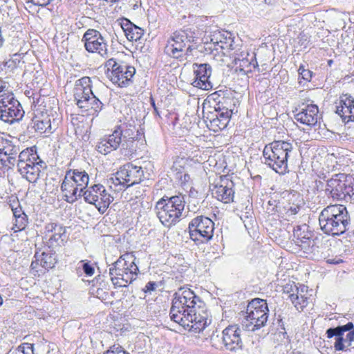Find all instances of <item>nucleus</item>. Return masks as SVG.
I'll return each mask as SVG.
<instances>
[{
    "label": "nucleus",
    "mask_w": 354,
    "mask_h": 354,
    "mask_svg": "<svg viewBox=\"0 0 354 354\" xmlns=\"http://www.w3.org/2000/svg\"><path fill=\"white\" fill-rule=\"evenodd\" d=\"M3 304V299L1 297V296L0 295V306H1Z\"/></svg>",
    "instance_id": "nucleus-59"
},
{
    "label": "nucleus",
    "mask_w": 354,
    "mask_h": 354,
    "mask_svg": "<svg viewBox=\"0 0 354 354\" xmlns=\"http://www.w3.org/2000/svg\"><path fill=\"white\" fill-rule=\"evenodd\" d=\"M96 149L98 152L104 155L113 151L112 147L109 145V144H108V142L104 136L102 138L97 142Z\"/></svg>",
    "instance_id": "nucleus-40"
},
{
    "label": "nucleus",
    "mask_w": 354,
    "mask_h": 354,
    "mask_svg": "<svg viewBox=\"0 0 354 354\" xmlns=\"http://www.w3.org/2000/svg\"><path fill=\"white\" fill-rule=\"evenodd\" d=\"M193 48L190 44L187 47L181 46L180 44L167 40L166 46L165 47V53L171 57L179 59H187L192 55Z\"/></svg>",
    "instance_id": "nucleus-27"
},
{
    "label": "nucleus",
    "mask_w": 354,
    "mask_h": 354,
    "mask_svg": "<svg viewBox=\"0 0 354 354\" xmlns=\"http://www.w3.org/2000/svg\"><path fill=\"white\" fill-rule=\"evenodd\" d=\"M46 167L45 162L39 158L32 148L23 150L18 156V171L30 183H37L41 174V169Z\"/></svg>",
    "instance_id": "nucleus-7"
},
{
    "label": "nucleus",
    "mask_w": 354,
    "mask_h": 354,
    "mask_svg": "<svg viewBox=\"0 0 354 354\" xmlns=\"http://www.w3.org/2000/svg\"><path fill=\"white\" fill-rule=\"evenodd\" d=\"M113 284L117 287H127L128 285L121 276H110Z\"/></svg>",
    "instance_id": "nucleus-46"
},
{
    "label": "nucleus",
    "mask_w": 354,
    "mask_h": 354,
    "mask_svg": "<svg viewBox=\"0 0 354 354\" xmlns=\"http://www.w3.org/2000/svg\"><path fill=\"white\" fill-rule=\"evenodd\" d=\"M18 349L22 354H33V346L30 344H23Z\"/></svg>",
    "instance_id": "nucleus-48"
},
{
    "label": "nucleus",
    "mask_w": 354,
    "mask_h": 354,
    "mask_svg": "<svg viewBox=\"0 0 354 354\" xmlns=\"http://www.w3.org/2000/svg\"><path fill=\"white\" fill-rule=\"evenodd\" d=\"M214 222L208 217L198 216L189 224V236L192 240L198 243H206L213 236Z\"/></svg>",
    "instance_id": "nucleus-12"
},
{
    "label": "nucleus",
    "mask_w": 354,
    "mask_h": 354,
    "mask_svg": "<svg viewBox=\"0 0 354 354\" xmlns=\"http://www.w3.org/2000/svg\"><path fill=\"white\" fill-rule=\"evenodd\" d=\"M19 148L11 142L5 140L0 153V168H12L17 162Z\"/></svg>",
    "instance_id": "nucleus-19"
},
{
    "label": "nucleus",
    "mask_w": 354,
    "mask_h": 354,
    "mask_svg": "<svg viewBox=\"0 0 354 354\" xmlns=\"http://www.w3.org/2000/svg\"><path fill=\"white\" fill-rule=\"evenodd\" d=\"M290 299L298 310L303 309L308 305V298L302 295H299V290L297 288V293L289 295Z\"/></svg>",
    "instance_id": "nucleus-35"
},
{
    "label": "nucleus",
    "mask_w": 354,
    "mask_h": 354,
    "mask_svg": "<svg viewBox=\"0 0 354 354\" xmlns=\"http://www.w3.org/2000/svg\"><path fill=\"white\" fill-rule=\"evenodd\" d=\"M11 208L15 218L26 215L20 207H14L12 206Z\"/></svg>",
    "instance_id": "nucleus-53"
},
{
    "label": "nucleus",
    "mask_w": 354,
    "mask_h": 354,
    "mask_svg": "<svg viewBox=\"0 0 354 354\" xmlns=\"http://www.w3.org/2000/svg\"><path fill=\"white\" fill-rule=\"evenodd\" d=\"M103 354H129L120 345L114 344L110 346L109 349H108Z\"/></svg>",
    "instance_id": "nucleus-45"
},
{
    "label": "nucleus",
    "mask_w": 354,
    "mask_h": 354,
    "mask_svg": "<svg viewBox=\"0 0 354 354\" xmlns=\"http://www.w3.org/2000/svg\"><path fill=\"white\" fill-rule=\"evenodd\" d=\"M306 225H298L294 228L293 235L295 239V241H299L310 235V232L308 231Z\"/></svg>",
    "instance_id": "nucleus-39"
},
{
    "label": "nucleus",
    "mask_w": 354,
    "mask_h": 354,
    "mask_svg": "<svg viewBox=\"0 0 354 354\" xmlns=\"http://www.w3.org/2000/svg\"><path fill=\"white\" fill-rule=\"evenodd\" d=\"M24 111L12 93L0 95V120L13 124L22 119Z\"/></svg>",
    "instance_id": "nucleus-11"
},
{
    "label": "nucleus",
    "mask_w": 354,
    "mask_h": 354,
    "mask_svg": "<svg viewBox=\"0 0 354 354\" xmlns=\"http://www.w3.org/2000/svg\"><path fill=\"white\" fill-rule=\"evenodd\" d=\"M15 223L14 226L12 229L15 230V232L21 231L24 229H25L27 223H28V218L27 216H21L20 217L15 218Z\"/></svg>",
    "instance_id": "nucleus-42"
},
{
    "label": "nucleus",
    "mask_w": 354,
    "mask_h": 354,
    "mask_svg": "<svg viewBox=\"0 0 354 354\" xmlns=\"http://www.w3.org/2000/svg\"><path fill=\"white\" fill-rule=\"evenodd\" d=\"M150 101H151V104L152 107L153 108L154 113L156 115H160L159 111L156 106L154 100L152 97H151Z\"/></svg>",
    "instance_id": "nucleus-56"
},
{
    "label": "nucleus",
    "mask_w": 354,
    "mask_h": 354,
    "mask_svg": "<svg viewBox=\"0 0 354 354\" xmlns=\"http://www.w3.org/2000/svg\"><path fill=\"white\" fill-rule=\"evenodd\" d=\"M53 0H29L30 3L35 6L45 7L48 6Z\"/></svg>",
    "instance_id": "nucleus-51"
},
{
    "label": "nucleus",
    "mask_w": 354,
    "mask_h": 354,
    "mask_svg": "<svg viewBox=\"0 0 354 354\" xmlns=\"http://www.w3.org/2000/svg\"><path fill=\"white\" fill-rule=\"evenodd\" d=\"M123 263H124L123 267H129V263L126 262L125 260H123Z\"/></svg>",
    "instance_id": "nucleus-58"
},
{
    "label": "nucleus",
    "mask_w": 354,
    "mask_h": 354,
    "mask_svg": "<svg viewBox=\"0 0 354 354\" xmlns=\"http://www.w3.org/2000/svg\"><path fill=\"white\" fill-rule=\"evenodd\" d=\"M123 132L120 127H118L114 131L108 136H105L108 144L112 147L113 150H116L122 142Z\"/></svg>",
    "instance_id": "nucleus-32"
},
{
    "label": "nucleus",
    "mask_w": 354,
    "mask_h": 354,
    "mask_svg": "<svg viewBox=\"0 0 354 354\" xmlns=\"http://www.w3.org/2000/svg\"><path fill=\"white\" fill-rule=\"evenodd\" d=\"M122 259L125 260L129 263V267H126L127 272L131 273L135 277L137 276L138 268L135 263L136 257L132 253H125L122 255Z\"/></svg>",
    "instance_id": "nucleus-36"
},
{
    "label": "nucleus",
    "mask_w": 354,
    "mask_h": 354,
    "mask_svg": "<svg viewBox=\"0 0 354 354\" xmlns=\"http://www.w3.org/2000/svg\"><path fill=\"white\" fill-rule=\"evenodd\" d=\"M326 263L329 264H339L340 263L343 262V260L339 257H331V258H327L326 259Z\"/></svg>",
    "instance_id": "nucleus-54"
},
{
    "label": "nucleus",
    "mask_w": 354,
    "mask_h": 354,
    "mask_svg": "<svg viewBox=\"0 0 354 354\" xmlns=\"http://www.w3.org/2000/svg\"><path fill=\"white\" fill-rule=\"evenodd\" d=\"M86 188L82 194L85 201L95 205L100 212L104 213L113 201V196L109 194L104 187L100 184L93 185Z\"/></svg>",
    "instance_id": "nucleus-13"
},
{
    "label": "nucleus",
    "mask_w": 354,
    "mask_h": 354,
    "mask_svg": "<svg viewBox=\"0 0 354 354\" xmlns=\"http://www.w3.org/2000/svg\"><path fill=\"white\" fill-rule=\"evenodd\" d=\"M234 184L227 176H220L219 180L212 185L210 189L213 197L224 203H230L234 201Z\"/></svg>",
    "instance_id": "nucleus-16"
},
{
    "label": "nucleus",
    "mask_w": 354,
    "mask_h": 354,
    "mask_svg": "<svg viewBox=\"0 0 354 354\" xmlns=\"http://www.w3.org/2000/svg\"><path fill=\"white\" fill-rule=\"evenodd\" d=\"M143 177L144 171L141 167L127 163L121 167L114 176L108 180V183L115 186L120 185L124 189L140 183Z\"/></svg>",
    "instance_id": "nucleus-10"
},
{
    "label": "nucleus",
    "mask_w": 354,
    "mask_h": 354,
    "mask_svg": "<svg viewBox=\"0 0 354 354\" xmlns=\"http://www.w3.org/2000/svg\"><path fill=\"white\" fill-rule=\"evenodd\" d=\"M298 354H301V353H298Z\"/></svg>",
    "instance_id": "nucleus-63"
},
{
    "label": "nucleus",
    "mask_w": 354,
    "mask_h": 354,
    "mask_svg": "<svg viewBox=\"0 0 354 354\" xmlns=\"http://www.w3.org/2000/svg\"><path fill=\"white\" fill-rule=\"evenodd\" d=\"M190 179V177H189V174H184V180L185 181H188Z\"/></svg>",
    "instance_id": "nucleus-57"
},
{
    "label": "nucleus",
    "mask_w": 354,
    "mask_h": 354,
    "mask_svg": "<svg viewBox=\"0 0 354 354\" xmlns=\"http://www.w3.org/2000/svg\"><path fill=\"white\" fill-rule=\"evenodd\" d=\"M121 66L123 65L118 64L115 59H109L105 64V68H106V76L109 77V73L113 71V70H115L117 71L118 67H120Z\"/></svg>",
    "instance_id": "nucleus-44"
},
{
    "label": "nucleus",
    "mask_w": 354,
    "mask_h": 354,
    "mask_svg": "<svg viewBox=\"0 0 354 354\" xmlns=\"http://www.w3.org/2000/svg\"><path fill=\"white\" fill-rule=\"evenodd\" d=\"M123 259H122V255L120 258L114 262L111 267L109 268L110 276H122V274L127 272L126 267H123Z\"/></svg>",
    "instance_id": "nucleus-37"
},
{
    "label": "nucleus",
    "mask_w": 354,
    "mask_h": 354,
    "mask_svg": "<svg viewBox=\"0 0 354 354\" xmlns=\"http://www.w3.org/2000/svg\"><path fill=\"white\" fill-rule=\"evenodd\" d=\"M35 260L31 263L32 269H36L37 265H40L42 268L48 270L55 266L56 259L53 254L43 252L41 254L36 252L35 254Z\"/></svg>",
    "instance_id": "nucleus-30"
},
{
    "label": "nucleus",
    "mask_w": 354,
    "mask_h": 354,
    "mask_svg": "<svg viewBox=\"0 0 354 354\" xmlns=\"http://www.w3.org/2000/svg\"><path fill=\"white\" fill-rule=\"evenodd\" d=\"M101 87H104L103 84L96 78L85 76L77 80L73 88V96L78 107L97 116L104 106L98 91Z\"/></svg>",
    "instance_id": "nucleus-2"
},
{
    "label": "nucleus",
    "mask_w": 354,
    "mask_h": 354,
    "mask_svg": "<svg viewBox=\"0 0 354 354\" xmlns=\"http://www.w3.org/2000/svg\"><path fill=\"white\" fill-rule=\"evenodd\" d=\"M234 63L236 66V71H240L245 75L252 71V68L258 67V63L254 55H250L247 52L236 53Z\"/></svg>",
    "instance_id": "nucleus-26"
},
{
    "label": "nucleus",
    "mask_w": 354,
    "mask_h": 354,
    "mask_svg": "<svg viewBox=\"0 0 354 354\" xmlns=\"http://www.w3.org/2000/svg\"><path fill=\"white\" fill-rule=\"evenodd\" d=\"M185 206V196L182 194L165 196L156 203L155 212L162 224L170 227L183 216Z\"/></svg>",
    "instance_id": "nucleus-5"
},
{
    "label": "nucleus",
    "mask_w": 354,
    "mask_h": 354,
    "mask_svg": "<svg viewBox=\"0 0 354 354\" xmlns=\"http://www.w3.org/2000/svg\"><path fill=\"white\" fill-rule=\"evenodd\" d=\"M276 330V333H277L279 336H282L283 339L288 338L281 319H277V323H273V328L272 330Z\"/></svg>",
    "instance_id": "nucleus-43"
},
{
    "label": "nucleus",
    "mask_w": 354,
    "mask_h": 354,
    "mask_svg": "<svg viewBox=\"0 0 354 354\" xmlns=\"http://www.w3.org/2000/svg\"><path fill=\"white\" fill-rule=\"evenodd\" d=\"M223 342L227 350L236 351L242 346L241 329L236 325L229 326L223 331Z\"/></svg>",
    "instance_id": "nucleus-24"
},
{
    "label": "nucleus",
    "mask_w": 354,
    "mask_h": 354,
    "mask_svg": "<svg viewBox=\"0 0 354 354\" xmlns=\"http://www.w3.org/2000/svg\"><path fill=\"white\" fill-rule=\"evenodd\" d=\"M120 26L126 37L129 41H137L141 39L144 34V30L142 28L134 25L127 19H122Z\"/></svg>",
    "instance_id": "nucleus-28"
},
{
    "label": "nucleus",
    "mask_w": 354,
    "mask_h": 354,
    "mask_svg": "<svg viewBox=\"0 0 354 354\" xmlns=\"http://www.w3.org/2000/svg\"><path fill=\"white\" fill-rule=\"evenodd\" d=\"M7 83L0 78V93L6 91Z\"/></svg>",
    "instance_id": "nucleus-55"
},
{
    "label": "nucleus",
    "mask_w": 354,
    "mask_h": 354,
    "mask_svg": "<svg viewBox=\"0 0 354 354\" xmlns=\"http://www.w3.org/2000/svg\"><path fill=\"white\" fill-rule=\"evenodd\" d=\"M350 216L343 205H331L319 214V223L322 230L326 234L339 236L348 229Z\"/></svg>",
    "instance_id": "nucleus-3"
},
{
    "label": "nucleus",
    "mask_w": 354,
    "mask_h": 354,
    "mask_svg": "<svg viewBox=\"0 0 354 354\" xmlns=\"http://www.w3.org/2000/svg\"><path fill=\"white\" fill-rule=\"evenodd\" d=\"M89 177L85 171L70 169L66 171L61 185L66 201L73 203L82 196L88 187Z\"/></svg>",
    "instance_id": "nucleus-8"
},
{
    "label": "nucleus",
    "mask_w": 354,
    "mask_h": 354,
    "mask_svg": "<svg viewBox=\"0 0 354 354\" xmlns=\"http://www.w3.org/2000/svg\"><path fill=\"white\" fill-rule=\"evenodd\" d=\"M297 245L301 248V250L305 252L310 251L312 246L313 245L314 241L310 239V235L304 239L299 241H295Z\"/></svg>",
    "instance_id": "nucleus-41"
},
{
    "label": "nucleus",
    "mask_w": 354,
    "mask_h": 354,
    "mask_svg": "<svg viewBox=\"0 0 354 354\" xmlns=\"http://www.w3.org/2000/svg\"><path fill=\"white\" fill-rule=\"evenodd\" d=\"M169 316L174 322L195 333L203 331L210 324L205 303L189 288H180L174 294Z\"/></svg>",
    "instance_id": "nucleus-1"
},
{
    "label": "nucleus",
    "mask_w": 354,
    "mask_h": 354,
    "mask_svg": "<svg viewBox=\"0 0 354 354\" xmlns=\"http://www.w3.org/2000/svg\"><path fill=\"white\" fill-rule=\"evenodd\" d=\"M298 73H299V75H301L304 80H305L306 81L310 80L311 77H312V73L309 70L305 69L304 66H299V68L298 69Z\"/></svg>",
    "instance_id": "nucleus-47"
},
{
    "label": "nucleus",
    "mask_w": 354,
    "mask_h": 354,
    "mask_svg": "<svg viewBox=\"0 0 354 354\" xmlns=\"http://www.w3.org/2000/svg\"><path fill=\"white\" fill-rule=\"evenodd\" d=\"M136 73L133 66L123 65L118 67V71L109 73V78L115 84L120 87L127 86Z\"/></svg>",
    "instance_id": "nucleus-25"
},
{
    "label": "nucleus",
    "mask_w": 354,
    "mask_h": 354,
    "mask_svg": "<svg viewBox=\"0 0 354 354\" xmlns=\"http://www.w3.org/2000/svg\"><path fill=\"white\" fill-rule=\"evenodd\" d=\"M232 114V110L223 106V103L219 102L218 107L215 108V113H214V118L221 119L222 121L227 122L229 123L230 118Z\"/></svg>",
    "instance_id": "nucleus-33"
},
{
    "label": "nucleus",
    "mask_w": 354,
    "mask_h": 354,
    "mask_svg": "<svg viewBox=\"0 0 354 354\" xmlns=\"http://www.w3.org/2000/svg\"><path fill=\"white\" fill-rule=\"evenodd\" d=\"M45 237L50 246L64 245L67 238L66 229L55 223H48L45 226Z\"/></svg>",
    "instance_id": "nucleus-20"
},
{
    "label": "nucleus",
    "mask_w": 354,
    "mask_h": 354,
    "mask_svg": "<svg viewBox=\"0 0 354 354\" xmlns=\"http://www.w3.org/2000/svg\"><path fill=\"white\" fill-rule=\"evenodd\" d=\"M301 208L299 203H290L285 205L283 209L285 214L286 219L290 221L295 215H296Z\"/></svg>",
    "instance_id": "nucleus-38"
},
{
    "label": "nucleus",
    "mask_w": 354,
    "mask_h": 354,
    "mask_svg": "<svg viewBox=\"0 0 354 354\" xmlns=\"http://www.w3.org/2000/svg\"><path fill=\"white\" fill-rule=\"evenodd\" d=\"M80 263H83L82 269L87 276H92L94 274V268L91 264L84 261H81Z\"/></svg>",
    "instance_id": "nucleus-49"
},
{
    "label": "nucleus",
    "mask_w": 354,
    "mask_h": 354,
    "mask_svg": "<svg viewBox=\"0 0 354 354\" xmlns=\"http://www.w3.org/2000/svg\"><path fill=\"white\" fill-rule=\"evenodd\" d=\"M216 95V93H213L212 95V96H214V95Z\"/></svg>",
    "instance_id": "nucleus-61"
},
{
    "label": "nucleus",
    "mask_w": 354,
    "mask_h": 354,
    "mask_svg": "<svg viewBox=\"0 0 354 354\" xmlns=\"http://www.w3.org/2000/svg\"><path fill=\"white\" fill-rule=\"evenodd\" d=\"M193 67L195 74L193 86L203 90L212 89L213 85L209 80L212 74L211 66L207 64H194Z\"/></svg>",
    "instance_id": "nucleus-18"
},
{
    "label": "nucleus",
    "mask_w": 354,
    "mask_h": 354,
    "mask_svg": "<svg viewBox=\"0 0 354 354\" xmlns=\"http://www.w3.org/2000/svg\"><path fill=\"white\" fill-rule=\"evenodd\" d=\"M320 118L318 106L315 104H308L295 115V120L310 127L316 126Z\"/></svg>",
    "instance_id": "nucleus-22"
},
{
    "label": "nucleus",
    "mask_w": 354,
    "mask_h": 354,
    "mask_svg": "<svg viewBox=\"0 0 354 354\" xmlns=\"http://www.w3.org/2000/svg\"><path fill=\"white\" fill-rule=\"evenodd\" d=\"M57 127V123L55 122V119L52 122L50 115L47 114H41L35 115L32 119L28 129L32 128L35 131L41 134L42 133H52Z\"/></svg>",
    "instance_id": "nucleus-23"
},
{
    "label": "nucleus",
    "mask_w": 354,
    "mask_h": 354,
    "mask_svg": "<svg viewBox=\"0 0 354 354\" xmlns=\"http://www.w3.org/2000/svg\"><path fill=\"white\" fill-rule=\"evenodd\" d=\"M293 147L290 142L277 140L266 145L263 151V162L275 172L284 174L288 171V160Z\"/></svg>",
    "instance_id": "nucleus-4"
},
{
    "label": "nucleus",
    "mask_w": 354,
    "mask_h": 354,
    "mask_svg": "<svg viewBox=\"0 0 354 354\" xmlns=\"http://www.w3.org/2000/svg\"><path fill=\"white\" fill-rule=\"evenodd\" d=\"M325 193L334 200L354 202V178L342 173L334 175L326 181Z\"/></svg>",
    "instance_id": "nucleus-9"
},
{
    "label": "nucleus",
    "mask_w": 354,
    "mask_h": 354,
    "mask_svg": "<svg viewBox=\"0 0 354 354\" xmlns=\"http://www.w3.org/2000/svg\"><path fill=\"white\" fill-rule=\"evenodd\" d=\"M326 334L328 338L335 337V351H344L354 340V326L352 322H348L345 325L328 328Z\"/></svg>",
    "instance_id": "nucleus-14"
},
{
    "label": "nucleus",
    "mask_w": 354,
    "mask_h": 354,
    "mask_svg": "<svg viewBox=\"0 0 354 354\" xmlns=\"http://www.w3.org/2000/svg\"><path fill=\"white\" fill-rule=\"evenodd\" d=\"M332 62H333V61H332V60H329V61H328V64H329V65H330Z\"/></svg>",
    "instance_id": "nucleus-60"
},
{
    "label": "nucleus",
    "mask_w": 354,
    "mask_h": 354,
    "mask_svg": "<svg viewBox=\"0 0 354 354\" xmlns=\"http://www.w3.org/2000/svg\"><path fill=\"white\" fill-rule=\"evenodd\" d=\"M82 41L84 42L85 49L88 53H97L104 59L109 57L107 43L99 31L95 29L87 30L83 35Z\"/></svg>",
    "instance_id": "nucleus-15"
},
{
    "label": "nucleus",
    "mask_w": 354,
    "mask_h": 354,
    "mask_svg": "<svg viewBox=\"0 0 354 354\" xmlns=\"http://www.w3.org/2000/svg\"><path fill=\"white\" fill-rule=\"evenodd\" d=\"M207 121H209L207 126L214 132L224 129L228 124L227 122H224L222 121L221 119L214 118V113H211L210 115L207 117L206 122Z\"/></svg>",
    "instance_id": "nucleus-34"
},
{
    "label": "nucleus",
    "mask_w": 354,
    "mask_h": 354,
    "mask_svg": "<svg viewBox=\"0 0 354 354\" xmlns=\"http://www.w3.org/2000/svg\"><path fill=\"white\" fill-rule=\"evenodd\" d=\"M241 327L247 331H256L264 327L268 320L269 310L266 301L256 298L247 306L246 311L242 312Z\"/></svg>",
    "instance_id": "nucleus-6"
},
{
    "label": "nucleus",
    "mask_w": 354,
    "mask_h": 354,
    "mask_svg": "<svg viewBox=\"0 0 354 354\" xmlns=\"http://www.w3.org/2000/svg\"><path fill=\"white\" fill-rule=\"evenodd\" d=\"M157 283L154 281H149L148 282L145 288H143V291L145 293L151 292V291H154L157 288Z\"/></svg>",
    "instance_id": "nucleus-50"
},
{
    "label": "nucleus",
    "mask_w": 354,
    "mask_h": 354,
    "mask_svg": "<svg viewBox=\"0 0 354 354\" xmlns=\"http://www.w3.org/2000/svg\"><path fill=\"white\" fill-rule=\"evenodd\" d=\"M120 147L121 154L124 157L130 158L136 151L137 141L133 137L127 138L125 135H123Z\"/></svg>",
    "instance_id": "nucleus-31"
},
{
    "label": "nucleus",
    "mask_w": 354,
    "mask_h": 354,
    "mask_svg": "<svg viewBox=\"0 0 354 354\" xmlns=\"http://www.w3.org/2000/svg\"><path fill=\"white\" fill-rule=\"evenodd\" d=\"M196 33L190 28L185 30H178L173 32L169 40H172L181 46L187 47L188 44L195 41Z\"/></svg>",
    "instance_id": "nucleus-29"
},
{
    "label": "nucleus",
    "mask_w": 354,
    "mask_h": 354,
    "mask_svg": "<svg viewBox=\"0 0 354 354\" xmlns=\"http://www.w3.org/2000/svg\"><path fill=\"white\" fill-rule=\"evenodd\" d=\"M121 277L123 279V281L124 280V282L127 283V285L131 283L136 279V277L129 272H124L122 274Z\"/></svg>",
    "instance_id": "nucleus-52"
},
{
    "label": "nucleus",
    "mask_w": 354,
    "mask_h": 354,
    "mask_svg": "<svg viewBox=\"0 0 354 354\" xmlns=\"http://www.w3.org/2000/svg\"><path fill=\"white\" fill-rule=\"evenodd\" d=\"M335 111L344 122H354V98L348 94L342 95L335 102Z\"/></svg>",
    "instance_id": "nucleus-17"
},
{
    "label": "nucleus",
    "mask_w": 354,
    "mask_h": 354,
    "mask_svg": "<svg viewBox=\"0 0 354 354\" xmlns=\"http://www.w3.org/2000/svg\"><path fill=\"white\" fill-rule=\"evenodd\" d=\"M27 3H30L29 0H26V1Z\"/></svg>",
    "instance_id": "nucleus-62"
},
{
    "label": "nucleus",
    "mask_w": 354,
    "mask_h": 354,
    "mask_svg": "<svg viewBox=\"0 0 354 354\" xmlns=\"http://www.w3.org/2000/svg\"><path fill=\"white\" fill-rule=\"evenodd\" d=\"M206 42H209L214 45V49L216 50H232L233 39L231 34L228 32H223L216 30L211 32L210 35L206 37Z\"/></svg>",
    "instance_id": "nucleus-21"
}]
</instances>
